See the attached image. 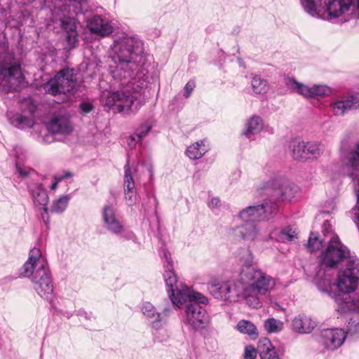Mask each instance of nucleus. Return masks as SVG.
I'll use <instances>...</instances> for the list:
<instances>
[{"mask_svg": "<svg viewBox=\"0 0 359 359\" xmlns=\"http://www.w3.org/2000/svg\"><path fill=\"white\" fill-rule=\"evenodd\" d=\"M359 281V258H352L349 264H346L343 270L339 272L337 280L333 283L341 292L334 297L339 309L342 312H359V300L350 299L345 294L353 292Z\"/></svg>", "mask_w": 359, "mask_h": 359, "instance_id": "4", "label": "nucleus"}, {"mask_svg": "<svg viewBox=\"0 0 359 359\" xmlns=\"http://www.w3.org/2000/svg\"><path fill=\"white\" fill-rule=\"evenodd\" d=\"M239 284L243 290V297L248 304L255 309L262 306L257 295L265 294L272 290L275 280L261 269L249 264H245L241 268L239 275Z\"/></svg>", "mask_w": 359, "mask_h": 359, "instance_id": "2", "label": "nucleus"}, {"mask_svg": "<svg viewBox=\"0 0 359 359\" xmlns=\"http://www.w3.org/2000/svg\"><path fill=\"white\" fill-rule=\"evenodd\" d=\"M263 327L267 334H278L283 330L284 323L280 320L269 318L264 321Z\"/></svg>", "mask_w": 359, "mask_h": 359, "instance_id": "32", "label": "nucleus"}, {"mask_svg": "<svg viewBox=\"0 0 359 359\" xmlns=\"http://www.w3.org/2000/svg\"><path fill=\"white\" fill-rule=\"evenodd\" d=\"M305 150V154L307 156L306 160L316 158L323 153V145L318 142H306Z\"/></svg>", "mask_w": 359, "mask_h": 359, "instance_id": "34", "label": "nucleus"}, {"mask_svg": "<svg viewBox=\"0 0 359 359\" xmlns=\"http://www.w3.org/2000/svg\"><path fill=\"white\" fill-rule=\"evenodd\" d=\"M72 176V174L71 172H65V175H62V176H60V177H55V180L56 181L53 182L50 186V189L54 190L56 189L57 186V181H60L65 178H67L68 177H70Z\"/></svg>", "mask_w": 359, "mask_h": 359, "instance_id": "49", "label": "nucleus"}, {"mask_svg": "<svg viewBox=\"0 0 359 359\" xmlns=\"http://www.w3.org/2000/svg\"><path fill=\"white\" fill-rule=\"evenodd\" d=\"M320 339L319 342L324 346L325 348L334 351L344 343L346 338H320Z\"/></svg>", "mask_w": 359, "mask_h": 359, "instance_id": "37", "label": "nucleus"}, {"mask_svg": "<svg viewBox=\"0 0 359 359\" xmlns=\"http://www.w3.org/2000/svg\"><path fill=\"white\" fill-rule=\"evenodd\" d=\"M205 142V140H202L190 145L186 151L187 156L192 160L201 158L209 150Z\"/></svg>", "mask_w": 359, "mask_h": 359, "instance_id": "28", "label": "nucleus"}, {"mask_svg": "<svg viewBox=\"0 0 359 359\" xmlns=\"http://www.w3.org/2000/svg\"><path fill=\"white\" fill-rule=\"evenodd\" d=\"M69 199V195H64L55 200L50 208V212L56 214L63 212L68 205Z\"/></svg>", "mask_w": 359, "mask_h": 359, "instance_id": "35", "label": "nucleus"}, {"mask_svg": "<svg viewBox=\"0 0 359 359\" xmlns=\"http://www.w3.org/2000/svg\"><path fill=\"white\" fill-rule=\"evenodd\" d=\"M14 55L9 50L6 39L0 41V91H18L24 84L25 77L19 65H11Z\"/></svg>", "mask_w": 359, "mask_h": 359, "instance_id": "6", "label": "nucleus"}, {"mask_svg": "<svg viewBox=\"0 0 359 359\" xmlns=\"http://www.w3.org/2000/svg\"><path fill=\"white\" fill-rule=\"evenodd\" d=\"M138 142H140V140H138L137 136L133 133L129 137L128 144L130 148H134Z\"/></svg>", "mask_w": 359, "mask_h": 359, "instance_id": "51", "label": "nucleus"}, {"mask_svg": "<svg viewBox=\"0 0 359 359\" xmlns=\"http://www.w3.org/2000/svg\"><path fill=\"white\" fill-rule=\"evenodd\" d=\"M21 109L23 112L33 114L36 110V105L30 97L24 98L21 102Z\"/></svg>", "mask_w": 359, "mask_h": 359, "instance_id": "39", "label": "nucleus"}, {"mask_svg": "<svg viewBox=\"0 0 359 359\" xmlns=\"http://www.w3.org/2000/svg\"><path fill=\"white\" fill-rule=\"evenodd\" d=\"M58 11L59 8H55L51 11L52 19L54 22L60 21V25L64 29H69L66 35V41L69 48H74L78 43V39L74 20L72 18H66L65 14L59 15Z\"/></svg>", "mask_w": 359, "mask_h": 359, "instance_id": "15", "label": "nucleus"}, {"mask_svg": "<svg viewBox=\"0 0 359 359\" xmlns=\"http://www.w3.org/2000/svg\"><path fill=\"white\" fill-rule=\"evenodd\" d=\"M278 209V205L273 201L265 202L258 205H250L241 210L239 218L245 223L268 219Z\"/></svg>", "mask_w": 359, "mask_h": 359, "instance_id": "10", "label": "nucleus"}, {"mask_svg": "<svg viewBox=\"0 0 359 359\" xmlns=\"http://www.w3.org/2000/svg\"><path fill=\"white\" fill-rule=\"evenodd\" d=\"M151 125L147 122L142 124L134 133L138 140H142L151 130Z\"/></svg>", "mask_w": 359, "mask_h": 359, "instance_id": "42", "label": "nucleus"}, {"mask_svg": "<svg viewBox=\"0 0 359 359\" xmlns=\"http://www.w3.org/2000/svg\"><path fill=\"white\" fill-rule=\"evenodd\" d=\"M256 356L257 351L253 346H248L245 347L244 359H255Z\"/></svg>", "mask_w": 359, "mask_h": 359, "instance_id": "44", "label": "nucleus"}, {"mask_svg": "<svg viewBox=\"0 0 359 359\" xmlns=\"http://www.w3.org/2000/svg\"><path fill=\"white\" fill-rule=\"evenodd\" d=\"M80 109L83 113H89L93 109V106L89 102H83L80 104Z\"/></svg>", "mask_w": 359, "mask_h": 359, "instance_id": "52", "label": "nucleus"}, {"mask_svg": "<svg viewBox=\"0 0 359 359\" xmlns=\"http://www.w3.org/2000/svg\"><path fill=\"white\" fill-rule=\"evenodd\" d=\"M124 191H135V182H128V184H124Z\"/></svg>", "mask_w": 359, "mask_h": 359, "instance_id": "54", "label": "nucleus"}, {"mask_svg": "<svg viewBox=\"0 0 359 359\" xmlns=\"http://www.w3.org/2000/svg\"><path fill=\"white\" fill-rule=\"evenodd\" d=\"M78 315L81 317H83L87 320H91L94 318L92 313H88L86 311L83 309H80L78 311Z\"/></svg>", "mask_w": 359, "mask_h": 359, "instance_id": "53", "label": "nucleus"}, {"mask_svg": "<svg viewBox=\"0 0 359 359\" xmlns=\"http://www.w3.org/2000/svg\"><path fill=\"white\" fill-rule=\"evenodd\" d=\"M306 142L299 139H294L290 143V148L292 157L296 160L306 161L307 156L305 154Z\"/></svg>", "mask_w": 359, "mask_h": 359, "instance_id": "29", "label": "nucleus"}, {"mask_svg": "<svg viewBox=\"0 0 359 359\" xmlns=\"http://www.w3.org/2000/svg\"><path fill=\"white\" fill-rule=\"evenodd\" d=\"M355 8L359 10V0H330L325 7L323 20L334 21Z\"/></svg>", "mask_w": 359, "mask_h": 359, "instance_id": "13", "label": "nucleus"}, {"mask_svg": "<svg viewBox=\"0 0 359 359\" xmlns=\"http://www.w3.org/2000/svg\"><path fill=\"white\" fill-rule=\"evenodd\" d=\"M252 90L256 94H264L268 90L267 82L259 76L252 77L251 81Z\"/></svg>", "mask_w": 359, "mask_h": 359, "instance_id": "36", "label": "nucleus"}, {"mask_svg": "<svg viewBox=\"0 0 359 359\" xmlns=\"http://www.w3.org/2000/svg\"><path fill=\"white\" fill-rule=\"evenodd\" d=\"M28 190L32 196L34 205L41 207L43 209V212L41 214L42 219L46 224H48L49 222V217L48 215V209L47 204L48 203L49 198L46 190L41 184L34 182H30L28 184Z\"/></svg>", "mask_w": 359, "mask_h": 359, "instance_id": "16", "label": "nucleus"}, {"mask_svg": "<svg viewBox=\"0 0 359 359\" xmlns=\"http://www.w3.org/2000/svg\"><path fill=\"white\" fill-rule=\"evenodd\" d=\"M196 87L195 82L194 81H189L185 85L184 90V97L186 98L189 97L191 95V92Z\"/></svg>", "mask_w": 359, "mask_h": 359, "instance_id": "45", "label": "nucleus"}, {"mask_svg": "<svg viewBox=\"0 0 359 359\" xmlns=\"http://www.w3.org/2000/svg\"><path fill=\"white\" fill-rule=\"evenodd\" d=\"M142 312L144 316L151 319V321L156 318V309L154 306L149 302H145L142 306Z\"/></svg>", "mask_w": 359, "mask_h": 359, "instance_id": "40", "label": "nucleus"}, {"mask_svg": "<svg viewBox=\"0 0 359 359\" xmlns=\"http://www.w3.org/2000/svg\"><path fill=\"white\" fill-rule=\"evenodd\" d=\"M297 228L294 225H290L274 230L271 237L278 242L292 243L297 239Z\"/></svg>", "mask_w": 359, "mask_h": 359, "instance_id": "23", "label": "nucleus"}, {"mask_svg": "<svg viewBox=\"0 0 359 359\" xmlns=\"http://www.w3.org/2000/svg\"><path fill=\"white\" fill-rule=\"evenodd\" d=\"M258 350L261 359H279L269 338H260L258 343Z\"/></svg>", "mask_w": 359, "mask_h": 359, "instance_id": "27", "label": "nucleus"}, {"mask_svg": "<svg viewBox=\"0 0 359 359\" xmlns=\"http://www.w3.org/2000/svg\"><path fill=\"white\" fill-rule=\"evenodd\" d=\"M125 175H124V184H128V182H134L133 177L131 175L130 168L129 164L127 163L124 166Z\"/></svg>", "mask_w": 359, "mask_h": 359, "instance_id": "46", "label": "nucleus"}, {"mask_svg": "<svg viewBox=\"0 0 359 359\" xmlns=\"http://www.w3.org/2000/svg\"><path fill=\"white\" fill-rule=\"evenodd\" d=\"M236 329L243 334L249 336L259 335L258 330L256 325L251 321L247 320H240L236 325Z\"/></svg>", "mask_w": 359, "mask_h": 359, "instance_id": "33", "label": "nucleus"}, {"mask_svg": "<svg viewBox=\"0 0 359 359\" xmlns=\"http://www.w3.org/2000/svg\"><path fill=\"white\" fill-rule=\"evenodd\" d=\"M301 4L304 11L311 16L323 19L325 7L322 6L321 0H301Z\"/></svg>", "mask_w": 359, "mask_h": 359, "instance_id": "26", "label": "nucleus"}, {"mask_svg": "<svg viewBox=\"0 0 359 359\" xmlns=\"http://www.w3.org/2000/svg\"><path fill=\"white\" fill-rule=\"evenodd\" d=\"M352 258L358 257L351 255L349 249L340 241L337 235L331 233L326 249L320 253L319 262L320 267L333 269L343 262L349 264Z\"/></svg>", "mask_w": 359, "mask_h": 359, "instance_id": "7", "label": "nucleus"}, {"mask_svg": "<svg viewBox=\"0 0 359 359\" xmlns=\"http://www.w3.org/2000/svg\"><path fill=\"white\" fill-rule=\"evenodd\" d=\"M316 326V322L304 314H299L292 322V330L299 334H309Z\"/></svg>", "mask_w": 359, "mask_h": 359, "instance_id": "24", "label": "nucleus"}, {"mask_svg": "<svg viewBox=\"0 0 359 359\" xmlns=\"http://www.w3.org/2000/svg\"><path fill=\"white\" fill-rule=\"evenodd\" d=\"M125 192V198L126 199L130 202V205H132L134 202H135V191H124Z\"/></svg>", "mask_w": 359, "mask_h": 359, "instance_id": "50", "label": "nucleus"}, {"mask_svg": "<svg viewBox=\"0 0 359 359\" xmlns=\"http://www.w3.org/2000/svg\"><path fill=\"white\" fill-rule=\"evenodd\" d=\"M210 293L217 299L236 302L243 297V292L239 280L235 281H212L208 284Z\"/></svg>", "mask_w": 359, "mask_h": 359, "instance_id": "9", "label": "nucleus"}, {"mask_svg": "<svg viewBox=\"0 0 359 359\" xmlns=\"http://www.w3.org/2000/svg\"><path fill=\"white\" fill-rule=\"evenodd\" d=\"M262 128L263 122L262 118L257 116H253L246 123V130L243 133V135L250 137L251 135L259 133Z\"/></svg>", "mask_w": 359, "mask_h": 359, "instance_id": "31", "label": "nucleus"}, {"mask_svg": "<svg viewBox=\"0 0 359 359\" xmlns=\"http://www.w3.org/2000/svg\"><path fill=\"white\" fill-rule=\"evenodd\" d=\"M284 181V178L281 176L274 175L269 182L261 183L257 188V192L260 195L266 194L277 198L289 199L291 195L287 193V190L291 189L289 186L283 185Z\"/></svg>", "mask_w": 359, "mask_h": 359, "instance_id": "14", "label": "nucleus"}, {"mask_svg": "<svg viewBox=\"0 0 359 359\" xmlns=\"http://www.w3.org/2000/svg\"><path fill=\"white\" fill-rule=\"evenodd\" d=\"M102 219L105 228L114 234H119L123 230V226L116 219L112 207L105 206L102 211Z\"/></svg>", "mask_w": 359, "mask_h": 359, "instance_id": "22", "label": "nucleus"}, {"mask_svg": "<svg viewBox=\"0 0 359 359\" xmlns=\"http://www.w3.org/2000/svg\"><path fill=\"white\" fill-rule=\"evenodd\" d=\"M285 84L292 92H295L308 99L324 97L331 93V89L327 86L313 85L312 86H309L290 77L285 79Z\"/></svg>", "mask_w": 359, "mask_h": 359, "instance_id": "12", "label": "nucleus"}, {"mask_svg": "<svg viewBox=\"0 0 359 359\" xmlns=\"http://www.w3.org/2000/svg\"><path fill=\"white\" fill-rule=\"evenodd\" d=\"M235 234L247 242H254L262 239V234L256 223H245L235 229Z\"/></svg>", "mask_w": 359, "mask_h": 359, "instance_id": "18", "label": "nucleus"}, {"mask_svg": "<svg viewBox=\"0 0 359 359\" xmlns=\"http://www.w3.org/2000/svg\"><path fill=\"white\" fill-rule=\"evenodd\" d=\"M348 332L342 329H327L324 330L323 337H347Z\"/></svg>", "mask_w": 359, "mask_h": 359, "instance_id": "43", "label": "nucleus"}, {"mask_svg": "<svg viewBox=\"0 0 359 359\" xmlns=\"http://www.w3.org/2000/svg\"><path fill=\"white\" fill-rule=\"evenodd\" d=\"M22 275L32 278L34 290L46 299H50L53 293V283L46 259L42 257L38 248H33L27 261L23 265Z\"/></svg>", "mask_w": 359, "mask_h": 359, "instance_id": "3", "label": "nucleus"}, {"mask_svg": "<svg viewBox=\"0 0 359 359\" xmlns=\"http://www.w3.org/2000/svg\"><path fill=\"white\" fill-rule=\"evenodd\" d=\"M335 116H342L351 109H359V94L344 96L331 104Z\"/></svg>", "mask_w": 359, "mask_h": 359, "instance_id": "17", "label": "nucleus"}, {"mask_svg": "<svg viewBox=\"0 0 359 359\" xmlns=\"http://www.w3.org/2000/svg\"><path fill=\"white\" fill-rule=\"evenodd\" d=\"M10 123L15 127L23 128L28 126L29 119L20 114H8Z\"/></svg>", "mask_w": 359, "mask_h": 359, "instance_id": "38", "label": "nucleus"}, {"mask_svg": "<svg viewBox=\"0 0 359 359\" xmlns=\"http://www.w3.org/2000/svg\"><path fill=\"white\" fill-rule=\"evenodd\" d=\"M77 86L74 70L64 68L59 71L54 77L49 79L44 86L45 90L53 95L65 94L74 91Z\"/></svg>", "mask_w": 359, "mask_h": 359, "instance_id": "8", "label": "nucleus"}, {"mask_svg": "<svg viewBox=\"0 0 359 359\" xmlns=\"http://www.w3.org/2000/svg\"><path fill=\"white\" fill-rule=\"evenodd\" d=\"M48 130L57 134L68 135L72 130V126L68 118L60 116L53 118L47 125Z\"/></svg>", "mask_w": 359, "mask_h": 359, "instance_id": "25", "label": "nucleus"}, {"mask_svg": "<svg viewBox=\"0 0 359 359\" xmlns=\"http://www.w3.org/2000/svg\"><path fill=\"white\" fill-rule=\"evenodd\" d=\"M143 43L137 36H122L114 39L111 55L114 66L110 67V73L123 89L103 95L102 102L109 109L136 112L145 103L144 90L148 81L143 68Z\"/></svg>", "mask_w": 359, "mask_h": 359, "instance_id": "1", "label": "nucleus"}, {"mask_svg": "<svg viewBox=\"0 0 359 359\" xmlns=\"http://www.w3.org/2000/svg\"><path fill=\"white\" fill-rule=\"evenodd\" d=\"M208 205L212 210H217L221 206L220 200L217 197L212 198Z\"/></svg>", "mask_w": 359, "mask_h": 359, "instance_id": "47", "label": "nucleus"}, {"mask_svg": "<svg viewBox=\"0 0 359 359\" xmlns=\"http://www.w3.org/2000/svg\"><path fill=\"white\" fill-rule=\"evenodd\" d=\"M178 295L180 298L174 299L173 304L178 308L185 304L186 323L196 330L205 328L209 323V316L201 304H208V298L198 292L186 290L179 292Z\"/></svg>", "mask_w": 359, "mask_h": 359, "instance_id": "5", "label": "nucleus"}, {"mask_svg": "<svg viewBox=\"0 0 359 359\" xmlns=\"http://www.w3.org/2000/svg\"><path fill=\"white\" fill-rule=\"evenodd\" d=\"M17 171L19 173V175L22 177H27L30 175L32 172H34V170L32 169L23 168L19 166H17Z\"/></svg>", "mask_w": 359, "mask_h": 359, "instance_id": "48", "label": "nucleus"}, {"mask_svg": "<svg viewBox=\"0 0 359 359\" xmlns=\"http://www.w3.org/2000/svg\"><path fill=\"white\" fill-rule=\"evenodd\" d=\"M88 27L92 33L101 36H107L111 34L114 27L109 20L99 15L93 16L88 22Z\"/></svg>", "mask_w": 359, "mask_h": 359, "instance_id": "19", "label": "nucleus"}, {"mask_svg": "<svg viewBox=\"0 0 359 359\" xmlns=\"http://www.w3.org/2000/svg\"><path fill=\"white\" fill-rule=\"evenodd\" d=\"M163 257L164 259V267L165 271L164 273V279L168 287V292L171 302H173L174 299L176 300L180 298L179 292L184 290H190L187 286L180 285L177 280L175 273L173 271L172 262L171 260L170 254L166 250H163Z\"/></svg>", "mask_w": 359, "mask_h": 359, "instance_id": "11", "label": "nucleus"}, {"mask_svg": "<svg viewBox=\"0 0 359 359\" xmlns=\"http://www.w3.org/2000/svg\"><path fill=\"white\" fill-rule=\"evenodd\" d=\"M88 0H65L63 5H57L55 8H59L58 14H79L83 13L88 10Z\"/></svg>", "mask_w": 359, "mask_h": 359, "instance_id": "20", "label": "nucleus"}, {"mask_svg": "<svg viewBox=\"0 0 359 359\" xmlns=\"http://www.w3.org/2000/svg\"><path fill=\"white\" fill-rule=\"evenodd\" d=\"M175 306L177 307L172 302V304H168L163 308V310L161 313H158L156 314V318L151 321L152 327L154 329H159L163 325H165L166 323L168 317L172 313V309H174Z\"/></svg>", "mask_w": 359, "mask_h": 359, "instance_id": "30", "label": "nucleus"}, {"mask_svg": "<svg viewBox=\"0 0 359 359\" xmlns=\"http://www.w3.org/2000/svg\"><path fill=\"white\" fill-rule=\"evenodd\" d=\"M331 227L330 224L328 221H325L323 224V238H320L318 233L311 232L308 243L306 244V248L310 252H314L316 250H318L323 245V243L328 242V239L331 236V233H332L331 231H330V229Z\"/></svg>", "mask_w": 359, "mask_h": 359, "instance_id": "21", "label": "nucleus"}, {"mask_svg": "<svg viewBox=\"0 0 359 359\" xmlns=\"http://www.w3.org/2000/svg\"><path fill=\"white\" fill-rule=\"evenodd\" d=\"M332 283L331 281V279L330 277H327V275L324 279L320 280L318 283V287L319 288V290H320L323 292L327 293L330 296H332Z\"/></svg>", "mask_w": 359, "mask_h": 359, "instance_id": "41", "label": "nucleus"}]
</instances>
